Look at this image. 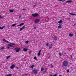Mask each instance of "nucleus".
Returning a JSON list of instances; mask_svg holds the SVG:
<instances>
[{
  "instance_id": "1",
  "label": "nucleus",
  "mask_w": 76,
  "mask_h": 76,
  "mask_svg": "<svg viewBox=\"0 0 76 76\" xmlns=\"http://www.w3.org/2000/svg\"><path fill=\"white\" fill-rule=\"evenodd\" d=\"M63 66H64V67H66L68 66V64H69V63H68V62L66 61H64L63 62Z\"/></svg>"
},
{
  "instance_id": "2",
  "label": "nucleus",
  "mask_w": 76,
  "mask_h": 76,
  "mask_svg": "<svg viewBox=\"0 0 76 76\" xmlns=\"http://www.w3.org/2000/svg\"><path fill=\"white\" fill-rule=\"evenodd\" d=\"M33 71L34 74H37V73H38V71L36 69H34Z\"/></svg>"
},
{
  "instance_id": "3",
  "label": "nucleus",
  "mask_w": 76,
  "mask_h": 76,
  "mask_svg": "<svg viewBox=\"0 0 76 76\" xmlns=\"http://www.w3.org/2000/svg\"><path fill=\"white\" fill-rule=\"evenodd\" d=\"M14 50H15V51H16V52L18 53V52H19V51H20V48H15L14 49Z\"/></svg>"
},
{
  "instance_id": "4",
  "label": "nucleus",
  "mask_w": 76,
  "mask_h": 76,
  "mask_svg": "<svg viewBox=\"0 0 76 76\" xmlns=\"http://www.w3.org/2000/svg\"><path fill=\"white\" fill-rule=\"evenodd\" d=\"M39 15L38 14H32V16L33 17H36L37 16H38Z\"/></svg>"
},
{
  "instance_id": "5",
  "label": "nucleus",
  "mask_w": 76,
  "mask_h": 76,
  "mask_svg": "<svg viewBox=\"0 0 76 76\" xmlns=\"http://www.w3.org/2000/svg\"><path fill=\"white\" fill-rule=\"evenodd\" d=\"M13 45H16V44L14 43H10V44H8V46H10V47H13Z\"/></svg>"
},
{
  "instance_id": "6",
  "label": "nucleus",
  "mask_w": 76,
  "mask_h": 76,
  "mask_svg": "<svg viewBox=\"0 0 76 76\" xmlns=\"http://www.w3.org/2000/svg\"><path fill=\"white\" fill-rule=\"evenodd\" d=\"M39 19H37L35 20V23H39Z\"/></svg>"
},
{
  "instance_id": "7",
  "label": "nucleus",
  "mask_w": 76,
  "mask_h": 76,
  "mask_svg": "<svg viewBox=\"0 0 76 76\" xmlns=\"http://www.w3.org/2000/svg\"><path fill=\"white\" fill-rule=\"evenodd\" d=\"M15 67L14 64H12L10 67L11 69H13Z\"/></svg>"
},
{
  "instance_id": "8",
  "label": "nucleus",
  "mask_w": 76,
  "mask_h": 76,
  "mask_svg": "<svg viewBox=\"0 0 76 76\" xmlns=\"http://www.w3.org/2000/svg\"><path fill=\"white\" fill-rule=\"evenodd\" d=\"M2 41H4L5 42H6L7 43H8V44L9 43V42L8 41L6 40L5 39H4L2 40Z\"/></svg>"
},
{
  "instance_id": "9",
  "label": "nucleus",
  "mask_w": 76,
  "mask_h": 76,
  "mask_svg": "<svg viewBox=\"0 0 76 76\" xmlns=\"http://www.w3.org/2000/svg\"><path fill=\"white\" fill-rule=\"evenodd\" d=\"M58 37L57 36H55L53 38L54 40V41H57V38Z\"/></svg>"
},
{
  "instance_id": "10",
  "label": "nucleus",
  "mask_w": 76,
  "mask_h": 76,
  "mask_svg": "<svg viewBox=\"0 0 76 76\" xmlns=\"http://www.w3.org/2000/svg\"><path fill=\"white\" fill-rule=\"evenodd\" d=\"M41 50H39V53L37 54L38 56H40V55H41Z\"/></svg>"
},
{
  "instance_id": "11",
  "label": "nucleus",
  "mask_w": 76,
  "mask_h": 76,
  "mask_svg": "<svg viewBox=\"0 0 76 76\" xmlns=\"http://www.w3.org/2000/svg\"><path fill=\"white\" fill-rule=\"evenodd\" d=\"M24 25V23H21V24L19 25L18 26H22V25Z\"/></svg>"
},
{
  "instance_id": "12",
  "label": "nucleus",
  "mask_w": 76,
  "mask_h": 76,
  "mask_svg": "<svg viewBox=\"0 0 76 76\" xmlns=\"http://www.w3.org/2000/svg\"><path fill=\"white\" fill-rule=\"evenodd\" d=\"M72 1L69 0L67 1L66 2V3H72Z\"/></svg>"
},
{
  "instance_id": "13",
  "label": "nucleus",
  "mask_w": 76,
  "mask_h": 76,
  "mask_svg": "<svg viewBox=\"0 0 76 76\" xmlns=\"http://www.w3.org/2000/svg\"><path fill=\"white\" fill-rule=\"evenodd\" d=\"M14 11V10H10L9 11L10 13H12V12H13Z\"/></svg>"
},
{
  "instance_id": "14",
  "label": "nucleus",
  "mask_w": 76,
  "mask_h": 76,
  "mask_svg": "<svg viewBox=\"0 0 76 76\" xmlns=\"http://www.w3.org/2000/svg\"><path fill=\"white\" fill-rule=\"evenodd\" d=\"M5 27H6V26H4L3 27H0V29H3L4 28H5Z\"/></svg>"
},
{
  "instance_id": "15",
  "label": "nucleus",
  "mask_w": 76,
  "mask_h": 76,
  "mask_svg": "<svg viewBox=\"0 0 76 76\" xmlns=\"http://www.w3.org/2000/svg\"><path fill=\"white\" fill-rule=\"evenodd\" d=\"M25 28V26H23L22 28H21L20 29V31H22V30H23V29Z\"/></svg>"
},
{
  "instance_id": "16",
  "label": "nucleus",
  "mask_w": 76,
  "mask_h": 76,
  "mask_svg": "<svg viewBox=\"0 0 76 76\" xmlns=\"http://www.w3.org/2000/svg\"><path fill=\"white\" fill-rule=\"evenodd\" d=\"M17 25V24L16 23H15L13 24H12L11 26V27H13L14 26H15V25Z\"/></svg>"
},
{
  "instance_id": "17",
  "label": "nucleus",
  "mask_w": 76,
  "mask_h": 76,
  "mask_svg": "<svg viewBox=\"0 0 76 76\" xmlns=\"http://www.w3.org/2000/svg\"><path fill=\"white\" fill-rule=\"evenodd\" d=\"M62 22V20H60L58 22V23H61Z\"/></svg>"
},
{
  "instance_id": "18",
  "label": "nucleus",
  "mask_w": 76,
  "mask_h": 76,
  "mask_svg": "<svg viewBox=\"0 0 76 76\" xmlns=\"http://www.w3.org/2000/svg\"><path fill=\"white\" fill-rule=\"evenodd\" d=\"M73 34H72L70 33L69 34V36L70 37H73Z\"/></svg>"
},
{
  "instance_id": "19",
  "label": "nucleus",
  "mask_w": 76,
  "mask_h": 76,
  "mask_svg": "<svg viewBox=\"0 0 76 76\" xmlns=\"http://www.w3.org/2000/svg\"><path fill=\"white\" fill-rule=\"evenodd\" d=\"M61 27V24L60 25L58 26V28L59 29H60Z\"/></svg>"
},
{
  "instance_id": "20",
  "label": "nucleus",
  "mask_w": 76,
  "mask_h": 76,
  "mask_svg": "<svg viewBox=\"0 0 76 76\" xmlns=\"http://www.w3.org/2000/svg\"><path fill=\"white\" fill-rule=\"evenodd\" d=\"M34 65H32V66H31L30 67V68H32V69H33V68L34 67Z\"/></svg>"
},
{
  "instance_id": "21",
  "label": "nucleus",
  "mask_w": 76,
  "mask_h": 76,
  "mask_svg": "<svg viewBox=\"0 0 76 76\" xmlns=\"http://www.w3.org/2000/svg\"><path fill=\"white\" fill-rule=\"evenodd\" d=\"M70 15H76V14H73V13H70Z\"/></svg>"
},
{
  "instance_id": "22",
  "label": "nucleus",
  "mask_w": 76,
  "mask_h": 76,
  "mask_svg": "<svg viewBox=\"0 0 76 76\" xmlns=\"http://www.w3.org/2000/svg\"><path fill=\"white\" fill-rule=\"evenodd\" d=\"M34 58L35 60H36V61H37V60H38V59H37V57H36V56H35L34 57Z\"/></svg>"
},
{
  "instance_id": "23",
  "label": "nucleus",
  "mask_w": 76,
  "mask_h": 76,
  "mask_svg": "<svg viewBox=\"0 0 76 76\" xmlns=\"http://www.w3.org/2000/svg\"><path fill=\"white\" fill-rule=\"evenodd\" d=\"M23 51H28V50L26 49V48H24L23 50Z\"/></svg>"
},
{
  "instance_id": "24",
  "label": "nucleus",
  "mask_w": 76,
  "mask_h": 76,
  "mask_svg": "<svg viewBox=\"0 0 76 76\" xmlns=\"http://www.w3.org/2000/svg\"><path fill=\"white\" fill-rule=\"evenodd\" d=\"M10 57H11V56H7V59H9V58H10Z\"/></svg>"
},
{
  "instance_id": "25",
  "label": "nucleus",
  "mask_w": 76,
  "mask_h": 76,
  "mask_svg": "<svg viewBox=\"0 0 76 76\" xmlns=\"http://www.w3.org/2000/svg\"><path fill=\"white\" fill-rule=\"evenodd\" d=\"M12 76V75L11 74H8V75H6V76Z\"/></svg>"
},
{
  "instance_id": "26",
  "label": "nucleus",
  "mask_w": 76,
  "mask_h": 76,
  "mask_svg": "<svg viewBox=\"0 0 76 76\" xmlns=\"http://www.w3.org/2000/svg\"><path fill=\"white\" fill-rule=\"evenodd\" d=\"M28 42H29V41H26V44H28Z\"/></svg>"
},
{
  "instance_id": "27",
  "label": "nucleus",
  "mask_w": 76,
  "mask_h": 76,
  "mask_svg": "<svg viewBox=\"0 0 76 76\" xmlns=\"http://www.w3.org/2000/svg\"><path fill=\"white\" fill-rule=\"evenodd\" d=\"M1 50H3V49H4V48L3 47H1Z\"/></svg>"
},
{
  "instance_id": "28",
  "label": "nucleus",
  "mask_w": 76,
  "mask_h": 76,
  "mask_svg": "<svg viewBox=\"0 0 76 76\" xmlns=\"http://www.w3.org/2000/svg\"><path fill=\"white\" fill-rule=\"evenodd\" d=\"M59 56H61L62 55H61V53H60L59 54Z\"/></svg>"
},
{
  "instance_id": "29",
  "label": "nucleus",
  "mask_w": 76,
  "mask_h": 76,
  "mask_svg": "<svg viewBox=\"0 0 76 76\" xmlns=\"http://www.w3.org/2000/svg\"><path fill=\"white\" fill-rule=\"evenodd\" d=\"M49 48L50 49H51V46H49Z\"/></svg>"
},
{
  "instance_id": "30",
  "label": "nucleus",
  "mask_w": 76,
  "mask_h": 76,
  "mask_svg": "<svg viewBox=\"0 0 76 76\" xmlns=\"http://www.w3.org/2000/svg\"><path fill=\"white\" fill-rule=\"evenodd\" d=\"M44 70V68H42L41 69V71H43Z\"/></svg>"
},
{
  "instance_id": "31",
  "label": "nucleus",
  "mask_w": 76,
  "mask_h": 76,
  "mask_svg": "<svg viewBox=\"0 0 76 76\" xmlns=\"http://www.w3.org/2000/svg\"><path fill=\"white\" fill-rule=\"evenodd\" d=\"M64 0H58V1H63Z\"/></svg>"
},
{
  "instance_id": "32",
  "label": "nucleus",
  "mask_w": 76,
  "mask_h": 76,
  "mask_svg": "<svg viewBox=\"0 0 76 76\" xmlns=\"http://www.w3.org/2000/svg\"><path fill=\"white\" fill-rule=\"evenodd\" d=\"M36 28H37V27H34V29H36Z\"/></svg>"
},
{
  "instance_id": "33",
  "label": "nucleus",
  "mask_w": 76,
  "mask_h": 76,
  "mask_svg": "<svg viewBox=\"0 0 76 76\" xmlns=\"http://www.w3.org/2000/svg\"><path fill=\"white\" fill-rule=\"evenodd\" d=\"M67 73H68V72H69V69H68L67 70Z\"/></svg>"
},
{
  "instance_id": "34",
  "label": "nucleus",
  "mask_w": 76,
  "mask_h": 76,
  "mask_svg": "<svg viewBox=\"0 0 76 76\" xmlns=\"http://www.w3.org/2000/svg\"><path fill=\"white\" fill-rule=\"evenodd\" d=\"M26 9H23L22 10L23 11V10H26Z\"/></svg>"
},
{
  "instance_id": "35",
  "label": "nucleus",
  "mask_w": 76,
  "mask_h": 76,
  "mask_svg": "<svg viewBox=\"0 0 76 76\" xmlns=\"http://www.w3.org/2000/svg\"><path fill=\"white\" fill-rule=\"evenodd\" d=\"M46 45H47V46H48V43H47L46 44Z\"/></svg>"
},
{
  "instance_id": "36",
  "label": "nucleus",
  "mask_w": 76,
  "mask_h": 76,
  "mask_svg": "<svg viewBox=\"0 0 76 76\" xmlns=\"http://www.w3.org/2000/svg\"><path fill=\"white\" fill-rule=\"evenodd\" d=\"M28 75V74H26V73L25 74V75L26 76H27Z\"/></svg>"
},
{
  "instance_id": "37",
  "label": "nucleus",
  "mask_w": 76,
  "mask_h": 76,
  "mask_svg": "<svg viewBox=\"0 0 76 76\" xmlns=\"http://www.w3.org/2000/svg\"><path fill=\"white\" fill-rule=\"evenodd\" d=\"M53 76H57V74H55L53 75Z\"/></svg>"
},
{
  "instance_id": "38",
  "label": "nucleus",
  "mask_w": 76,
  "mask_h": 76,
  "mask_svg": "<svg viewBox=\"0 0 76 76\" xmlns=\"http://www.w3.org/2000/svg\"><path fill=\"white\" fill-rule=\"evenodd\" d=\"M9 48H10V47H7V49H9Z\"/></svg>"
},
{
  "instance_id": "39",
  "label": "nucleus",
  "mask_w": 76,
  "mask_h": 76,
  "mask_svg": "<svg viewBox=\"0 0 76 76\" xmlns=\"http://www.w3.org/2000/svg\"><path fill=\"white\" fill-rule=\"evenodd\" d=\"M70 58H72V55H70Z\"/></svg>"
},
{
  "instance_id": "40",
  "label": "nucleus",
  "mask_w": 76,
  "mask_h": 76,
  "mask_svg": "<svg viewBox=\"0 0 76 76\" xmlns=\"http://www.w3.org/2000/svg\"><path fill=\"white\" fill-rule=\"evenodd\" d=\"M53 66H51V68H52Z\"/></svg>"
},
{
  "instance_id": "41",
  "label": "nucleus",
  "mask_w": 76,
  "mask_h": 76,
  "mask_svg": "<svg viewBox=\"0 0 76 76\" xmlns=\"http://www.w3.org/2000/svg\"><path fill=\"white\" fill-rule=\"evenodd\" d=\"M73 26H76V24H74V25H73Z\"/></svg>"
},
{
  "instance_id": "42",
  "label": "nucleus",
  "mask_w": 76,
  "mask_h": 76,
  "mask_svg": "<svg viewBox=\"0 0 76 76\" xmlns=\"http://www.w3.org/2000/svg\"><path fill=\"white\" fill-rule=\"evenodd\" d=\"M0 18H1V16L0 15Z\"/></svg>"
},
{
  "instance_id": "43",
  "label": "nucleus",
  "mask_w": 76,
  "mask_h": 76,
  "mask_svg": "<svg viewBox=\"0 0 76 76\" xmlns=\"http://www.w3.org/2000/svg\"><path fill=\"white\" fill-rule=\"evenodd\" d=\"M21 18V16H20L19 17V18Z\"/></svg>"
},
{
  "instance_id": "44",
  "label": "nucleus",
  "mask_w": 76,
  "mask_h": 76,
  "mask_svg": "<svg viewBox=\"0 0 76 76\" xmlns=\"http://www.w3.org/2000/svg\"><path fill=\"white\" fill-rule=\"evenodd\" d=\"M16 69H18V67H16Z\"/></svg>"
},
{
  "instance_id": "45",
  "label": "nucleus",
  "mask_w": 76,
  "mask_h": 76,
  "mask_svg": "<svg viewBox=\"0 0 76 76\" xmlns=\"http://www.w3.org/2000/svg\"><path fill=\"white\" fill-rule=\"evenodd\" d=\"M50 76H53V75H50Z\"/></svg>"
},
{
  "instance_id": "46",
  "label": "nucleus",
  "mask_w": 76,
  "mask_h": 76,
  "mask_svg": "<svg viewBox=\"0 0 76 76\" xmlns=\"http://www.w3.org/2000/svg\"><path fill=\"white\" fill-rule=\"evenodd\" d=\"M59 76H62L61 75H60Z\"/></svg>"
},
{
  "instance_id": "47",
  "label": "nucleus",
  "mask_w": 76,
  "mask_h": 76,
  "mask_svg": "<svg viewBox=\"0 0 76 76\" xmlns=\"http://www.w3.org/2000/svg\"><path fill=\"white\" fill-rule=\"evenodd\" d=\"M66 19H69V18H66Z\"/></svg>"
},
{
  "instance_id": "48",
  "label": "nucleus",
  "mask_w": 76,
  "mask_h": 76,
  "mask_svg": "<svg viewBox=\"0 0 76 76\" xmlns=\"http://www.w3.org/2000/svg\"><path fill=\"white\" fill-rule=\"evenodd\" d=\"M1 50V49L0 48V50Z\"/></svg>"
},
{
  "instance_id": "49",
  "label": "nucleus",
  "mask_w": 76,
  "mask_h": 76,
  "mask_svg": "<svg viewBox=\"0 0 76 76\" xmlns=\"http://www.w3.org/2000/svg\"><path fill=\"white\" fill-rule=\"evenodd\" d=\"M64 1H66V0H64Z\"/></svg>"
}]
</instances>
